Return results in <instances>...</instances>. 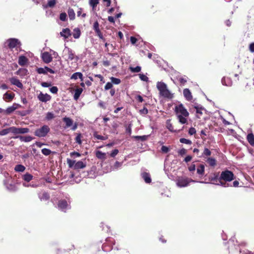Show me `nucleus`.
<instances>
[{"mask_svg": "<svg viewBox=\"0 0 254 254\" xmlns=\"http://www.w3.org/2000/svg\"><path fill=\"white\" fill-rule=\"evenodd\" d=\"M86 167V164L81 161H79L75 163L74 166V170H78L80 169H83Z\"/></svg>", "mask_w": 254, "mask_h": 254, "instance_id": "nucleus-25", "label": "nucleus"}, {"mask_svg": "<svg viewBox=\"0 0 254 254\" xmlns=\"http://www.w3.org/2000/svg\"><path fill=\"white\" fill-rule=\"evenodd\" d=\"M41 152L44 155H45L46 156H48V155H50L52 153L51 150L48 148L42 149L41 150Z\"/></svg>", "mask_w": 254, "mask_h": 254, "instance_id": "nucleus-47", "label": "nucleus"}, {"mask_svg": "<svg viewBox=\"0 0 254 254\" xmlns=\"http://www.w3.org/2000/svg\"><path fill=\"white\" fill-rule=\"evenodd\" d=\"M113 87V84L112 82H108L105 85L104 88L105 90H108L110 89H111Z\"/></svg>", "mask_w": 254, "mask_h": 254, "instance_id": "nucleus-54", "label": "nucleus"}, {"mask_svg": "<svg viewBox=\"0 0 254 254\" xmlns=\"http://www.w3.org/2000/svg\"><path fill=\"white\" fill-rule=\"evenodd\" d=\"M44 68H45V71L46 72V74H47L48 72H50L51 73H53V74L55 73V71L53 69L48 67V66H45Z\"/></svg>", "mask_w": 254, "mask_h": 254, "instance_id": "nucleus-58", "label": "nucleus"}, {"mask_svg": "<svg viewBox=\"0 0 254 254\" xmlns=\"http://www.w3.org/2000/svg\"><path fill=\"white\" fill-rule=\"evenodd\" d=\"M166 127L171 132H175V130L174 129V127L172 124L171 123L170 120H168L166 122Z\"/></svg>", "mask_w": 254, "mask_h": 254, "instance_id": "nucleus-37", "label": "nucleus"}, {"mask_svg": "<svg viewBox=\"0 0 254 254\" xmlns=\"http://www.w3.org/2000/svg\"><path fill=\"white\" fill-rule=\"evenodd\" d=\"M205 166L203 164H200L197 168V173L201 176L204 174Z\"/></svg>", "mask_w": 254, "mask_h": 254, "instance_id": "nucleus-30", "label": "nucleus"}, {"mask_svg": "<svg viewBox=\"0 0 254 254\" xmlns=\"http://www.w3.org/2000/svg\"><path fill=\"white\" fill-rule=\"evenodd\" d=\"M78 78H79L81 81H83V74L82 73L79 72H75L70 77V79L75 80L77 79Z\"/></svg>", "mask_w": 254, "mask_h": 254, "instance_id": "nucleus-27", "label": "nucleus"}, {"mask_svg": "<svg viewBox=\"0 0 254 254\" xmlns=\"http://www.w3.org/2000/svg\"><path fill=\"white\" fill-rule=\"evenodd\" d=\"M50 90L51 93L53 94H57L58 91V88L57 86H53L50 89Z\"/></svg>", "mask_w": 254, "mask_h": 254, "instance_id": "nucleus-55", "label": "nucleus"}, {"mask_svg": "<svg viewBox=\"0 0 254 254\" xmlns=\"http://www.w3.org/2000/svg\"><path fill=\"white\" fill-rule=\"evenodd\" d=\"M20 107H21V105L20 104L14 103L11 106L8 107L5 110V114L9 115Z\"/></svg>", "mask_w": 254, "mask_h": 254, "instance_id": "nucleus-11", "label": "nucleus"}, {"mask_svg": "<svg viewBox=\"0 0 254 254\" xmlns=\"http://www.w3.org/2000/svg\"><path fill=\"white\" fill-rule=\"evenodd\" d=\"M25 170V167L21 164L16 165L14 167V170L17 172H23Z\"/></svg>", "mask_w": 254, "mask_h": 254, "instance_id": "nucleus-35", "label": "nucleus"}, {"mask_svg": "<svg viewBox=\"0 0 254 254\" xmlns=\"http://www.w3.org/2000/svg\"><path fill=\"white\" fill-rule=\"evenodd\" d=\"M195 108L196 109V113L197 114H199L200 115H202V111L204 110V108L202 107L198 108L197 107H195Z\"/></svg>", "mask_w": 254, "mask_h": 254, "instance_id": "nucleus-57", "label": "nucleus"}, {"mask_svg": "<svg viewBox=\"0 0 254 254\" xmlns=\"http://www.w3.org/2000/svg\"><path fill=\"white\" fill-rule=\"evenodd\" d=\"M247 139L251 146H254V135L252 132L248 134Z\"/></svg>", "mask_w": 254, "mask_h": 254, "instance_id": "nucleus-26", "label": "nucleus"}, {"mask_svg": "<svg viewBox=\"0 0 254 254\" xmlns=\"http://www.w3.org/2000/svg\"><path fill=\"white\" fill-rule=\"evenodd\" d=\"M139 112L142 115H146L148 113V110L146 108L144 107L142 109L139 110Z\"/></svg>", "mask_w": 254, "mask_h": 254, "instance_id": "nucleus-60", "label": "nucleus"}, {"mask_svg": "<svg viewBox=\"0 0 254 254\" xmlns=\"http://www.w3.org/2000/svg\"><path fill=\"white\" fill-rule=\"evenodd\" d=\"M93 28L94 30L95 31L96 35L99 37V38L100 39H102L103 41H105V39L104 38L103 34L99 28V22L97 21H96L94 23L93 25Z\"/></svg>", "mask_w": 254, "mask_h": 254, "instance_id": "nucleus-7", "label": "nucleus"}, {"mask_svg": "<svg viewBox=\"0 0 254 254\" xmlns=\"http://www.w3.org/2000/svg\"><path fill=\"white\" fill-rule=\"evenodd\" d=\"M8 46L10 49L15 48L19 43L18 40L16 39H9L8 40Z\"/></svg>", "mask_w": 254, "mask_h": 254, "instance_id": "nucleus-16", "label": "nucleus"}, {"mask_svg": "<svg viewBox=\"0 0 254 254\" xmlns=\"http://www.w3.org/2000/svg\"><path fill=\"white\" fill-rule=\"evenodd\" d=\"M156 86L159 91L160 96L170 99L173 98V94L168 89L167 85L165 83L163 82H158Z\"/></svg>", "mask_w": 254, "mask_h": 254, "instance_id": "nucleus-3", "label": "nucleus"}, {"mask_svg": "<svg viewBox=\"0 0 254 254\" xmlns=\"http://www.w3.org/2000/svg\"><path fill=\"white\" fill-rule=\"evenodd\" d=\"M149 135H142V136H134L133 138L135 139L136 140H141V141H145L147 139Z\"/></svg>", "mask_w": 254, "mask_h": 254, "instance_id": "nucleus-36", "label": "nucleus"}, {"mask_svg": "<svg viewBox=\"0 0 254 254\" xmlns=\"http://www.w3.org/2000/svg\"><path fill=\"white\" fill-rule=\"evenodd\" d=\"M180 142L182 143H185L186 144H191L192 142L190 140L185 138H181L180 139Z\"/></svg>", "mask_w": 254, "mask_h": 254, "instance_id": "nucleus-46", "label": "nucleus"}, {"mask_svg": "<svg viewBox=\"0 0 254 254\" xmlns=\"http://www.w3.org/2000/svg\"><path fill=\"white\" fill-rule=\"evenodd\" d=\"M141 176L146 183L150 184L151 183L152 180L149 173L143 172L141 174Z\"/></svg>", "mask_w": 254, "mask_h": 254, "instance_id": "nucleus-15", "label": "nucleus"}, {"mask_svg": "<svg viewBox=\"0 0 254 254\" xmlns=\"http://www.w3.org/2000/svg\"><path fill=\"white\" fill-rule=\"evenodd\" d=\"M9 132L13 133V127H9L7 128L3 129L0 131V136L6 135Z\"/></svg>", "mask_w": 254, "mask_h": 254, "instance_id": "nucleus-29", "label": "nucleus"}, {"mask_svg": "<svg viewBox=\"0 0 254 254\" xmlns=\"http://www.w3.org/2000/svg\"><path fill=\"white\" fill-rule=\"evenodd\" d=\"M99 2V0H89V4L93 9L95 8Z\"/></svg>", "mask_w": 254, "mask_h": 254, "instance_id": "nucleus-40", "label": "nucleus"}, {"mask_svg": "<svg viewBox=\"0 0 254 254\" xmlns=\"http://www.w3.org/2000/svg\"><path fill=\"white\" fill-rule=\"evenodd\" d=\"M195 133H196V130H195V128L192 127L189 129V133L190 135H192L195 134Z\"/></svg>", "mask_w": 254, "mask_h": 254, "instance_id": "nucleus-59", "label": "nucleus"}, {"mask_svg": "<svg viewBox=\"0 0 254 254\" xmlns=\"http://www.w3.org/2000/svg\"><path fill=\"white\" fill-rule=\"evenodd\" d=\"M211 154V151L207 148H205L202 154V156H209Z\"/></svg>", "mask_w": 254, "mask_h": 254, "instance_id": "nucleus-43", "label": "nucleus"}, {"mask_svg": "<svg viewBox=\"0 0 254 254\" xmlns=\"http://www.w3.org/2000/svg\"><path fill=\"white\" fill-rule=\"evenodd\" d=\"M55 116L53 113L51 112H48L46 118L47 120H50L54 118Z\"/></svg>", "mask_w": 254, "mask_h": 254, "instance_id": "nucleus-51", "label": "nucleus"}, {"mask_svg": "<svg viewBox=\"0 0 254 254\" xmlns=\"http://www.w3.org/2000/svg\"><path fill=\"white\" fill-rule=\"evenodd\" d=\"M135 99L139 102L141 103L143 101V99L141 96L138 95L135 97Z\"/></svg>", "mask_w": 254, "mask_h": 254, "instance_id": "nucleus-63", "label": "nucleus"}, {"mask_svg": "<svg viewBox=\"0 0 254 254\" xmlns=\"http://www.w3.org/2000/svg\"><path fill=\"white\" fill-rule=\"evenodd\" d=\"M106 153H103L101 151H97L96 152V156L99 159L105 160L106 159Z\"/></svg>", "mask_w": 254, "mask_h": 254, "instance_id": "nucleus-32", "label": "nucleus"}, {"mask_svg": "<svg viewBox=\"0 0 254 254\" xmlns=\"http://www.w3.org/2000/svg\"><path fill=\"white\" fill-rule=\"evenodd\" d=\"M56 3V0H48L47 3L45 5H43V6L45 8H47L48 7H53L55 5Z\"/></svg>", "mask_w": 254, "mask_h": 254, "instance_id": "nucleus-33", "label": "nucleus"}, {"mask_svg": "<svg viewBox=\"0 0 254 254\" xmlns=\"http://www.w3.org/2000/svg\"><path fill=\"white\" fill-rule=\"evenodd\" d=\"M15 138H19L21 141L28 142L33 139V137L30 136H21L18 135L14 137Z\"/></svg>", "mask_w": 254, "mask_h": 254, "instance_id": "nucleus-18", "label": "nucleus"}, {"mask_svg": "<svg viewBox=\"0 0 254 254\" xmlns=\"http://www.w3.org/2000/svg\"><path fill=\"white\" fill-rule=\"evenodd\" d=\"M70 155L71 157H80L81 156V154L79 152L73 151L70 153Z\"/></svg>", "mask_w": 254, "mask_h": 254, "instance_id": "nucleus-61", "label": "nucleus"}, {"mask_svg": "<svg viewBox=\"0 0 254 254\" xmlns=\"http://www.w3.org/2000/svg\"><path fill=\"white\" fill-rule=\"evenodd\" d=\"M15 96V94L13 93H8V92H6L3 95V99L6 102H9L13 100Z\"/></svg>", "mask_w": 254, "mask_h": 254, "instance_id": "nucleus-21", "label": "nucleus"}, {"mask_svg": "<svg viewBox=\"0 0 254 254\" xmlns=\"http://www.w3.org/2000/svg\"><path fill=\"white\" fill-rule=\"evenodd\" d=\"M67 163L68 165L69 168L74 169V166L75 164V161L72 160L70 159H67Z\"/></svg>", "mask_w": 254, "mask_h": 254, "instance_id": "nucleus-42", "label": "nucleus"}, {"mask_svg": "<svg viewBox=\"0 0 254 254\" xmlns=\"http://www.w3.org/2000/svg\"><path fill=\"white\" fill-rule=\"evenodd\" d=\"M191 182H194V181L186 177L180 176L178 177L176 179V184L180 188L187 187Z\"/></svg>", "mask_w": 254, "mask_h": 254, "instance_id": "nucleus-5", "label": "nucleus"}, {"mask_svg": "<svg viewBox=\"0 0 254 254\" xmlns=\"http://www.w3.org/2000/svg\"><path fill=\"white\" fill-rule=\"evenodd\" d=\"M80 34V30L78 28H76L74 29V33L73 34V36L75 39L79 38Z\"/></svg>", "mask_w": 254, "mask_h": 254, "instance_id": "nucleus-38", "label": "nucleus"}, {"mask_svg": "<svg viewBox=\"0 0 254 254\" xmlns=\"http://www.w3.org/2000/svg\"><path fill=\"white\" fill-rule=\"evenodd\" d=\"M9 81L11 84L16 85L19 88L22 89L23 87L22 83L16 77H11L9 79Z\"/></svg>", "mask_w": 254, "mask_h": 254, "instance_id": "nucleus-13", "label": "nucleus"}, {"mask_svg": "<svg viewBox=\"0 0 254 254\" xmlns=\"http://www.w3.org/2000/svg\"><path fill=\"white\" fill-rule=\"evenodd\" d=\"M216 162L217 161L215 159L211 157H209L206 160V162L209 164V165L213 167H214L216 165Z\"/></svg>", "mask_w": 254, "mask_h": 254, "instance_id": "nucleus-31", "label": "nucleus"}, {"mask_svg": "<svg viewBox=\"0 0 254 254\" xmlns=\"http://www.w3.org/2000/svg\"><path fill=\"white\" fill-rule=\"evenodd\" d=\"M29 131V129L28 128L16 127H13V133L14 134H24L28 133Z\"/></svg>", "mask_w": 254, "mask_h": 254, "instance_id": "nucleus-8", "label": "nucleus"}, {"mask_svg": "<svg viewBox=\"0 0 254 254\" xmlns=\"http://www.w3.org/2000/svg\"><path fill=\"white\" fill-rule=\"evenodd\" d=\"M129 69L133 72H139L141 70V67L139 66H136L135 67H130Z\"/></svg>", "mask_w": 254, "mask_h": 254, "instance_id": "nucleus-48", "label": "nucleus"}, {"mask_svg": "<svg viewBox=\"0 0 254 254\" xmlns=\"http://www.w3.org/2000/svg\"><path fill=\"white\" fill-rule=\"evenodd\" d=\"M222 83L224 85L231 86L232 85V81L230 78L228 77H224L221 80Z\"/></svg>", "mask_w": 254, "mask_h": 254, "instance_id": "nucleus-23", "label": "nucleus"}, {"mask_svg": "<svg viewBox=\"0 0 254 254\" xmlns=\"http://www.w3.org/2000/svg\"><path fill=\"white\" fill-rule=\"evenodd\" d=\"M3 184L10 191L15 192L18 190L16 183L12 182L10 177L3 181Z\"/></svg>", "mask_w": 254, "mask_h": 254, "instance_id": "nucleus-6", "label": "nucleus"}, {"mask_svg": "<svg viewBox=\"0 0 254 254\" xmlns=\"http://www.w3.org/2000/svg\"><path fill=\"white\" fill-rule=\"evenodd\" d=\"M93 136L98 139L102 140H106L108 138V137L107 136H104L98 134L96 132H95L93 134Z\"/></svg>", "mask_w": 254, "mask_h": 254, "instance_id": "nucleus-41", "label": "nucleus"}, {"mask_svg": "<svg viewBox=\"0 0 254 254\" xmlns=\"http://www.w3.org/2000/svg\"><path fill=\"white\" fill-rule=\"evenodd\" d=\"M33 178V176L30 174L27 173L23 176V179L27 182H30Z\"/></svg>", "mask_w": 254, "mask_h": 254, "instance_id": "nucleus-39", "label": "nucleus"}, {"mask_svg": "<svg viewBox=\"0 0 254 254\" xmlns=\"http://www.w3.org/2000/svg\"><path fill=\"white\" fill-rule=\"evenodd\" d=\"M119 153V150L117 149H115L113 150L110 154V156L111 157H115Z\"/></svg>", "mask_w": 254, "mask_h": 254, "instance_id": "nucleus-56", "label": "nucleus"}, {"mask_svg": "<svg viewBox=\"0 0 254 254\" xmlns=\"http://www.w3.org/2000/svg\"><path fill=\"white\" fill-rule=\"evenodd\" d=\"M50 128L47 125H44L40 128H37L34 134L38 137H44L47 136L50 132Z\"/></svg>", "mask_w": 254, "mask_h": 254, "instance_id": "nucleus-4", "label": "nucleus"}, {"mask_svg": "<svg viewBox=\"0 0 254 254\" xmlns=\"http://www.w3.org/2000/svg\"><path fill=\"white\" fill-rule=\"evenodd\" d=\"M183 94L187 100L190 101L192 99V96L191 95V93L189 89H184L183 90Z\"/></svg>", "mask_w": 254, "mask_h": 254, "instance_id": "nucleus-17", "label": "nucleus"}, {"mask_svg": "<svg viewBox=\"0 0 254 254\" xmlns=\"http://www.w3.org/2000/svg\"><path fill=\"white\" fill-rule=\"evenodd\" d=\"M60 34L61 36L64 37L65 39L68 38L71 35L70 30L68 28L63 29Z\"/></svg>", "mask_w": 254, "mask_h": 254, "instance_id": "nucleus-20", "label": "nucleus"}, {"mask_svg": "<svg viewBox=\"0 0 254 254\" xmlns=\"http://www.w3.org/2000/svg\"><path fill=\"white\" fill-rule=\"evenodd\" d=\"M38 197L41 201H47L49 200L50 196L49 193L45 191L38 194Z\"/></svg>", "mask_w": 254, "mask_h": 254, "instance_id": "nucleus-14", "label": "nucleus"}, {"mask_svg": "<svg viewBox=\"0 0 254 254\" xmlns=\"http://www.w3.org/2000/svg\"><path fill=\"white\" fill-rule=\"evenodd\" d=\"M110 79L111 80V82H112V84L113 83V84H119L121 82L120 79L117 78H116V77H111L110 78Z\"/></svg>", "mask_w": 254, "mask_h": 254, "instance_id": "nucleus-44", "label": "nucleus"}, {"mask_svg": "<svg viewBox=\"0 0 254 254\" xmlns=\"http://www.w3.org/2000/svg\"><path fill=\"white\" fill-rule=\"evenodd\" d=\"M68 15L70 20H73L75 18V14L72 8H69L67 11Z\"/></svg>", "mask_w": 254, "mask_h": 254, "instance_id": "nucleus-34", "label": "nucleus"}, {"mask_svg": "<svg viewBox=\"0 0 254 254\" xmlns=\"http://www.w3.org/2000/svg\"><path fill=\"white\" fill-rule=\"evenodd\" d=\"M187 150L185 148H182L179 150L178 152V154L183 156L187 153Z\"/></svg>", "mask_w": 254, "mask_h": 254, "instance_id": "nucleus-53", "label": "nucleus"}, {"mask_svg": "<svg viewBox=\"0 0 254 254\" xmlns=\"http://www.w3.org/2000/svg\"><path fill=\"white\" fill-rule=\"evenodd\" d=\"M60 19L61 21H65L67 19V15L65 12H62L60 15Z\"/></svg>", "mask_w": 254, "mask_h": 254, "instance_id": "nucleus-49", "label": "nucleus"}, {"mask_svg": "<svg viewBox=\"0 0 254 254\" xmlns=\"http://www.w3.org/2000/svg\"><path fill=\"white\" fill-rule=\"evenodd\" d=\"M81 134H78L75 137V140L76 143H77L78 144H81L82 143V141L81 139Z\"/></svg>", "mask_w": 254, "mask_h": 254, "instance_id": "nucleus-52", "label": "nucleus"}, {"mask_svg": "<svg viewBox=\"0 0 254 254\" xmlns=\"http://www.w3.org/2000/svg\"><path fill=\"white\" fill-rule=\"evenodd\" d=\"M28 72L27 69L26 68H19L18 70L16 72L17 74H21L22 75H25Z\"/></svg>", "mask_w": 254, "mask_h": 254, "instance_id": "nucleus-45", "label": "nucleus"}, {"mask_svg": "<svg viewBox=\"0 0 254 254\" xmlns=\"http://www.w3.org/2000/svg\"><path fill=\"white\" fill-rule=\"evenodd\" d=\"M82 91L83 89L81 88H77L75 90V92L73 96V98L75 100H77L79 99Z\"/></svg>", "mask_w": 254, "mask_h": 254, "instance_id": "nucleus-28", "label": "nucleus"}, {"mask_svg": "<svg viewBox=\"0 0 254 254\" xmlns=\"http://www.w3.org/2000/svg\"><path fill=\"white\" fill-rule=\"evenodd\" d=\"M63 121L65 124V128L69 127L73 125V120L68 118V117H64L63 119Z\"/></svg>", "mask_w": 254, "mask_h": 254, "instance_id": "nucleus-22", "label": "nucleus"}, {"mask_svg": "<svg viewBox=\"0 0 254 254\" xmlns=\"http://www.w3.org/2000/svg\"><path fill=\"white\" fill-rule=\"evenodd\" d=\"M41 57L43 62L46 64L50 63L53 60L51 55L47 52L42 53Z\"/></svg>", "mask_w": 254, "mask_h": 254, "instance_id": "nucleus-10", "label": "nucleus"}, {"mask_svg": "<svg viewBox=\"0 0 254 254\" xmlns=\"http://www.w3.org/2000/svg\"><path fill=\"white\" fill-rule=\"evenodd\" d=\"M67 51L68 60L72 61L74 59H75L76 61H78V57L75 55L74 53L72 52V51L71 49L68 48Z\"/></svg>", "mask_w": 254, "mask_h": 254, "instance_id": "nucleus-19", "label": "nucleus"}, {"mask_svg": "<svg viewBox=\"0 0 254 254\" xmlns=\"http://www.w3.org/2000/svg\"><path fill=\"white\" fill-rule=\"evenodd\" d=\"M38 99L43 102H47L51 99V96L47 93L43 94L41 92L38 96Z\"/></svg>", "mask_w": 254, "mask_h": 254, "instance_id": "nucleus-12", "label": "nucleus"}, {"mask_svg": "<svg viewBox=\"0 0 254 254\" xmlns=\"http://www.w3.org/2000/svg\"><path fill=\"white\" fill-rule=\"evenodd\" d=\"M175 112L181 124H185L188 123L187 118L189 116V113L182 104L175 107Z\"/></svg>", "mask_w": 254, "mask_h": 254, "instance_id": "nucleus-2", "label": "nucleus"}, {"mask_svg": "<svg viewBox=\"0 0 254 254\" xmlns=\"http://www.w3.org/2000/svg\"><path fill=\"white\" fill-rule=\"evenodd\" d=\"M58 206L60 209L65 212V209L68 207V204L66 200L61 199L58 201Z\"/></svg>", "mask_w": 254, "mask_h": 254, "instance_id": "nucleus-9", "label": "nucleus"}, {"mask_svg": "<svg viewBox=\"0 0 254 254\" xmlns=\"http://www.w3.org/2000/svg\"><path fill=\"white\" fill-rule=\"evenodd\" d=\"M249 50L252 53H254V43L250 44L249 46Z\"/></svg>", "mask_w": 254, "mask_h": 254, "instance_id": "nucleus-64", "label": "nucleus"}, {"mask_svg": "<svg viewBox=\"0 0 254 254\" xmlns=\"http://www.w3.org/2000/svg\"><path fill=\"white\" fill-rule=\"evenodd\" d=\"M36 71L39 74H47L44 67H38L36 69Z\"/></svg>", "mask_w": 254, "mask_h": 254, "instance_id": "nucleus-50", "label": "nucleus"}, {"mask_svg": "<svg viewBox=\"0 0 254 254\" xmlns=\"http://www.w3.org/2000/svg\"><path fill=\"white\" fill-rule=\"evenodd\" d=\"M235 175L233 172L225 170L221 173L218 181L221 186L224 187H232L228 182H230L235 179Z\"/></svg>", "mask_w": 254, "mask_h": 254, "instance_id": "nucleus-1", "label": "nucleus"}, {"mask_svg": "<svg viewBox=\"0 0 254 254\" xmlns=\"http://www.w3.org/2000/svg\"><path fill=\"white\" fill-rule=\"evenodd\" d=\"M41 85L43 87H50L52 85V84L51 83L43 82L41 83Z\"/></svg>", "mask_w": 254, "mask_h": 254, "instance_id": "nucleus-62", "label": "nucleus"}, {"mask_svg": "<svg viewBox=\"0 0 254 254\" xmlns=\"http://www.w3.org/2000/svg\"><path fill=\"white\" fill-rule=\"evenodd\" d=\"M28 61V59L24 56H20L18 58V64L21 66H24Z\"/></svg>", "mask_w": 254, "mask_h": 254, "instance_id": "nucleus-24", "label": "nucleus"}]
</instances>
